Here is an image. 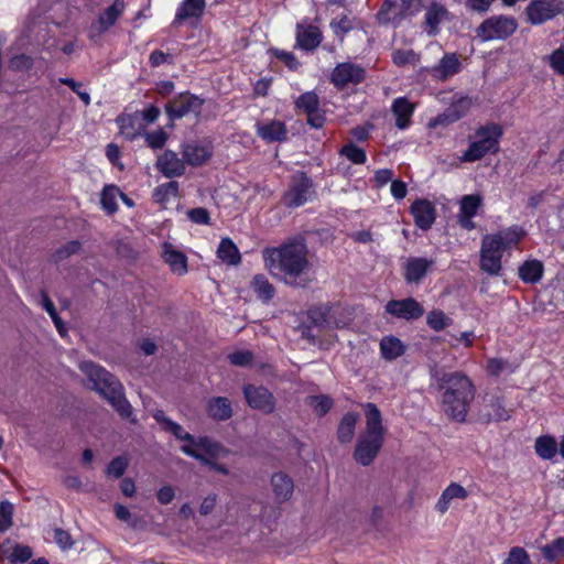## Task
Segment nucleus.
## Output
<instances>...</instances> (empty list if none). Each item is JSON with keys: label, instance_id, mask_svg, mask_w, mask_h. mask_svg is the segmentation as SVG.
I'll return each mask as SVG.
<instances>
[{"label": "nucleus", "instance_id": "nucleus-62", "mask_svg": "<svg viewBox=\"0 0 564 564\" xmlns=\"http://www.w3.org/2000/svg\"><path fill=\"white\" fill-rule=\"evenodd\" d=\"M271 53L279 59L285 63V65L292 69L295 70L300 66V62L295 57V55L292 52H286L278 48L271 50Z\"/></svg>", "mask_w": 564, "mask_h": 564}, {"label": "nucleus", "instance_id": "nucleus-55", "mask_svg": "<svg viewBox=\"0 0 564 564\" xmlns=\"http://www.w3.org/2000/svg\"><path fill=\"white\" fill-rule=\"evenodd\" d=\"M458 121L457 116L454 115V112L451 110L449 107H447L441 115L436 116L435 118H432L429 121L430 128H436L438 126H449L454 122Z\"/></svg>", "mask_w": 564, "mask_h": 564}, {"label": "nucleus", "instance_id": "nucleus-63", "mask_svg": "<svg viewBox=\"0 0 564 564\" xmlns=\"http://www.w3.org/2000/svg\"><path fill=\"white\" fill-rule=\"evenodd\" d=\"M127 466H128L127 459L124 457L119 456V457L113 458L110 462V464L108 465V468H107V473L110 476L119 478L124 474Z\"/></svg>", "mask_w": 564, "mask_h": 564}, {"label": "nucleus", "instance_id": "nucleus-29", "mask_svg": "<svg viewBox=\"0 0 564 564\" xmlns=\"http://www.w3.org/2000/svg\"><path fill=\"white\" fill-rule=\"evenodd\" d=\"M198 453L208 459L216 460L220 457H226L229 454V451L225 448L220 443L213 441L207 436L198 437L195 440L193 445Z\"/></svg>", "mask_w": 564, "mask_h": 564}, {"label": "nucleus", "instance_id": "nucleus-5", "mask_svg": "<svg viewBox=\"0 0 564 564\" xmlns=\"http://www.w3.org/2000/svg\"><path fill=\"white\" fill-rule=\"evenodd\" d=\"M366 426L360 433L355 448V459L368 466L378 455L384 440V427L380 410L373 403L365 405Z\"/></svg>", "mask_w": 564, "mask_h": 564}, {"label": "nucleus", "instance_id": "nucleus-7", "mask_svg": "<svg viewBox=\"0 0 564 564\" xmlns=\"http://www.w3.org/2000/svg\"><path fill=\"white\" fill-rule=\"evenodd\" d=\"M518 28L514 18L508 15H492L482 21L476 29V36L481 42L506 40L511 36Z\"/></svg>", "mask_w": 564, "mask_h": 564}, {"label": "nucleus", "instance_id": "nucleus-14", "mask_svg": "<svg viewBox=\"0 0 564 564\" xmlns=\"http://www.w3.org/2000/svg\"><path fill=\"white\" fill-rule=\"evenodd\" d=\"M312 183L304 173H297L292 177L289 191L283 195V204L286 207H299L306 203Z\"/></svg>", "mask_w": 564, "mask_h": 564}, {"label": "nucleus", "instance_id": "nucleus-37", "mask_svg": "<svg viewBox=\"0 0 564 564\" xmlns=\"http://www.w3.org/2000/svg\"><path fill=\"white\" fill-rule=\"evenodd\" d=\"M535 453L542 459H552L558 449L556 440L550 435H543L535 440Z\"/></svg>", "mask_w": 564, "mask_h": 564}, {"label": "nucleus", "instance_id": "nucleus-60", "mask_svg": "<svg viewBox=\"0 0 564 564\" xmlns=\"http://www.w3.org/2000/svg\"><path fill=\"white\" fill-rule=\"evenodd\" d=\"M54 541L62 550H69L74 545V541L68 531L61 528L54 529Z\"/></svg>", "mask_w": 564, "mask_h": 564}, {"label": "nucleus", "instance_id": "nucleus-22", "mask_svg": "<svg viewBox=\"0 0 564 564\" xmlns=\"http://www.w3.org/2000/svg\"><path fill=\"white\" fill-rule=\"evenodd\" d=\"M460 70V62L455 53L445 54L440 63L431 67L429 74L437 80H446Z\"/></svg>", "mask_w": 564, "mask_h": 564}, {"label": "nucleus", "instance_id": "nucleus-23", "mask_svg": "<svg viewBox=\"0 0 564 564\" xmlns=\"http://www.w3.org/2000/svg\"><path fill=\"white\" fill-rule=\"evenodd\" d=\"M432 259L413 257L406 260L404 267V279L408 283H419L432 268Z\"/></svg>", "mask_w": 564, "mask_h": 564}, {"label": "nucleus", "instance_id": "nucleus-8", "mask_svg": "<svg viewBox=\"0 0 564 564\" xmlns=\"http://www.w3.org/2000/svg\"><path fill=\"white\" fill-rule=\"evenodd\" d=\"M564 13L563 0H532L525 8L528 21L539 25Z\"/></svg>", "mask_w": 564, "mask_h": 564}, {"label": "nucleus", "instance_id": "nucleus-9", "mask_svg": "<svg viewBox=\"0 0 564 564\" xmlns=\"http://www.w3.org/2000/svg\"><path fill=\"white\" fill-rule=\"evenodd\" d=\"M420 9V0H386L379 18L386 23H398L403 18L415 14Z\"/></svg>", "mask_w": 564, "mask_h": 564}, {"label": "nucleus", "instance_id": "nucleus-30", "mask_svg": "<svg viewBox=\"0 0 564 564\" xmlns=\"http://www.w3.org/2000/svg\"><path fill=\"white\" fill-rule=\"evenodd\" d=\"M126 10L124 0H115L111 6L106 8L98 17V31L104 33L116 24L118 19Z\"/></svg>", "mask_w": 564, "mask_h": 564}, {"label": "nucleus", "instance_id": "nucleus-54", "mask_svg": "<svg viewBox=\"0 0 564 564\" xmlns=\"http://www.w3.org/2000/svg\"><path fill=\"white\" fill-rule=\"evenodd\" d=\"M80 247L82 246L78 240H72L55 251L54 259L56 261L65 260L68 257H70L72 254L78 253L80 250Z\"/></svg>", "mask_w": 564, "mask_h": 564}, {"label": "nucleus", "instance_id": "nucleus-16", "mask_svg": "<svg viewBox=\"0 0 564 564\" xmlns=\"http://www.w3.org/2000/svg\"><path fill=\"white\" fill-rule=\"evenodd\" d=\"M297 109L303 110L307 117V123L313 128H321L324 124L325 117L319 109V100L315 93L307 91L302 94L295 101Z\"/></svg>", "mask_w": 564, "mask_h": 564}, {"label": "nucleus", "instance_id": "nucleus-31", "mask_svg": "<svg viewBox=\"0 0 564 564\" xmlns=\"http://www.w3.org/2000/svg\"><path fill=\"white\" fill-rule=\"evenodd\" d=\"M153 417L158 423L162 425V429L164 431L173 434L177 440L187 442L186 445H193V443L195 442L196 438L193 435L185 432L184 429L178 423L166 417L163 411H154Z\"/></svg>", "mask_w": 564, "mask_h": 564}, {"label": "nucleus", "instance_id": "nucleus-2", "mask_svg": "<svg viewBox=\"0 0 564 564\" xmlns=\"http://www.w3.org/2000/svg\"><path fill=\"white\" fill-rule=\"evenodd\" d=\"M437 388L442 391L441 406L452 420L464 422L469 406L475 399V386L465 373L445 372L436 379Z\"/></svg>", "mask_w": 564, "mask_h": 564}, {"label": "nucleus", "instance_id": "nucleus-47", "mask_svg": "<svg viewBox=\"0 0 564 564\" xmlns=\"http://www.w3.org/2000/svg\"><path fill=\"white\" fill-rule=\"evenodd\" d=\"M143 137L145 144L153 150L162 149L169 139V134L162 128L145 132Z\"/></svg>", "mask_w": 564, "mask_h": 564}, {"label": "nucleus", "instance_id": "nucleus-46", "mask_svg": "<svg viewBox=\"0 0 564 564\" xmlns=\"http://www.w3.org/2000/svg\"><path fill=\"white\" fill-rule=\"evenodd\" d=\"M452 323V318L440 310H433L426 316V324L436 332L445 329L451 326Z\"/></svg>", "mask_w": 564, "mask_h": 564}, {"label": "nucleus", "instance_id": "nucleus-39", "mask_svg": "<svg viewBox=\"0 0 564 564\" xmlns=\"http://www.w3.org/2000/svg\"><path fill=\"white\" fill-rule=\"evenodd\" d=\"M32 550L28 545H14L13 547H1L0 557H7L11 563H24L32 556Z\"/></svg>", "mask_w": 564, "mask_h": 564}, {"label": "nucleus", "instance_id": "nucleus-20", "mask_svg": "<svg viewBox=\"0 0 564 564\" xmlns=\"http://www.w3.org/2000/svg\"><path fill=\"white\" fill-rule=\"evenodd\" d=\"M411 214L414 217L415 225L427 230L435 221L436 212L432 202L427 199H417L411 205Z\"/></svg>", "mask_w": 564, "mask_h": 564}, {"label": "nucleus", "instance_id": "nucleus-25", "mask_svg": "<svg viewBox=\"0 0 564 564\" xmlns=\"http://www.w3.org/2000/svg\"><path fill=\"white\" fill-rule=\"evenodd\" d=\"M480 417L485 422L506 421L509 419V412L505 408L503 402L498 397L490 395L486 397L484 400Z\"/></svg>", "mask_w": 564, "mask_h": 564}, {"label": "nucleus", "instance_id": "nucleus-38", "mask_svg": "<svg viewBox=\"0 0 564 564\" xmlns=\"http://www.w3.org/2000/svg\"><path fill=\"white\" fill-rule=\"evenodd\" d=\"M543 274V264L539 260L525 261L519 268V276L527 283H535L541 280Z\"/></svg>", "mask_w": 564, "mask_h": 564}, {"label": "nucleus", "instance_id": "nucleus-57", "mask_svg": "<svg viewBox=\"0 0 564 564\" xmlns=\"http://www.w3.org/2000/svg\"><path fill=\"white\" fill-rule=\"evenodd\" d=\"M13 505L8 501L0 502V532L8 530L12 524Z\"/></svg>", "mask_w": 564, "mask_h": 564}, {"label": "nucleus", "instance_id": "nucleus-13", "mask_svg": "<svg viewBox=\"0 0 564 564\" xmlns=\"http://www.w3.org/2000/svg\"><path fill=\"white\" fill-rule=\"evenodd\" d=\"M243 394L248 405L263 413H272L275 409V400L273 394L264 387L246 384Z\"/></svg>", "mask_w": 564, "mask_h": 564}, {"label": "nucleus", "instance_id": "nucleus-50", "mask_svg": "<svg viewBox=\"0 0 564 564\" xmlns=\"http://www.w3.org/2000/svg\"><path fill=\"white\" fill-rule=\"evenodd\" d=\"M502 564H531L528 552L521 546H513Z\"/></svg>", "mask_w": 564, "mask_h": 564}, {"label": "nucleus", "instance_id": "nucleus-27", "mask_svg": "<svg viewBox=\"0 0 564 564\" xmlns=\"http://www.w3.org/2000/svg\"><path fill=\"white\" fill-rule=\"evenodd\" d=\"M271 487L274 498L279 502H285L290 500L294 491L293 479L282 471L272 475Z\"/></svg>", "mask_w": 564, "mask_h": 564}, {"label": "nucleus", "instance_id": "nucleus-59", "mask_svg": "<svg viewBox=\"0 0 564 564\" xmlns=\"http://www.w3.org/2000/svg\"><path fill=\"white\" fill-rule=\"evenodd\" d=\"M549 62L555 73L564 76V48L562 46L549 56Z\"/></svg>", "mask_w": 564, "mask_h": 564}, {"label": "nucleus", "instance_id": "nucleus-42", "mask_svg": "<svg viewBox=\"0 0 564 564\" xmlns=\"http://www.w3.org/2000/svg\"><path fill=\"white\" fill-rule=\"evenodd\" d=\"M120 189L116 185H106L101 192L100 203L105 212L113 214L118 209L117 198Z\"/></svg>", "mask_w": 564, "mask_h": 564}, {"label": "nucleus", "instance_id": "nucleus-4", "mask_svg": "<svg viewBox=\"0 0 564 564\" xmlns=\"http://www.w3.org/2000/svg\"><path fill=\"white\" fill-rule=\"evenodd\" d=\"M79 368L91 382V388L98 391L122 417L131 416L132 406L124 397L122 384L115 376L91 361L80 362Z\"/></svg>", "mask_w": 564, "mask_h": 564}, {"label": "nucleus", "instance_id": "nucleus-51", "mask_svg": "<svg viewBox=\"0 0 564 564\" xmlns=\"http://www.w3.org/2000/svg\"><path fill=\"white\" fill-rule=\"evenodd\" d=\"M352 20L347 15H341L332 20L330 28L336 36L343 37L352 29Z\"/></svg>", "mask_w": 564, "mask_h": 564}, {"label": "nucleus", "instance_id": "nucleus-33", "mask_svg": "<svg viewBox=\"0 0 564 564\" xmlns=\"http://www.w3.org/2000/svg\"><path fill=\"white\" fill-rule=\"evenodd\" d=\"M205 9V0H183L177 8L174 24H181L183 21L195 18L198 19Z\"/></svg>", "mask_w": 564, "mask_h": 564}, {"label": "nucleus", "instance_id": "nucleus-45", "mask_svg": "<svg viewBox=\"0 0 564 564\" xmlns=\"http://www.w3.org/2000/svg\"><path fill=\"white\" fill-rule=\"evenodd\" d=\"M178 195V183L171 181L162 184L154 189L153 197L155 202L164 204Z\"/></svg>", "mask_w": 564, "mask_h": 564}, {"label": "nucleus", "instance_id": "nucleus-56", "mask_svg": "<svg viewBox=\"0 0 564 564\" xmlns=\"http://www.w3.org/2000/svg\"><path fill=\"white\" fill-rule=\"evenodd\" d=\"M392 61L398 66L415 64L417 62V55L412 50H398L392 53Z\"/></svg>", "mask_w": 564, "mask_h": 564}, {"label": "nucleus", "instance_id": "nucleus-15", "mask_svg": "<svg viewBox=\"0 0 564 564\" xmlns=\"http://www.w3.org/2000/svg\"><path fill=\"white\" fill-rule=\"evenodd\" d=\"M214 153V148L208 140H198L185 143L182 147V154L186 164L200 166L205 164Z\"/></svg>", "mask_w": 564, "mask_h": 564}, {"label": "nucleus", "instance_id": "nucleus-21", "mask_svg": "<svg viewBox=\"0 0 564 564\" xmlns=\"http://www.w3.org/2000/svg\"><path fill=\"white\" fill-rule=\"evenodd\" d=\"M321 42L322 33L317 26L304 23L296 25V47L304 51H313Z\"/></svg>", "mask_w": 564, "mask_h": 564}, {"label": "nucleus", "instance_id": "nucleus-3", "mask_svg": "<svg viewBox=\"0 0 564 564\" xmlns=\"http://www.w3.org/2000/svg\"><path fill=\"white\" fill-rule=\"evenodd\" d=\"M527 231L519 225H514L486 235L482 238L480 249V268L490 275H498L501 271V258L505 251L516 248L525 237Z\"/></svg>", "mask_w": 564, "mask_h": 564}, {"label": "nucleus", "instance_id": "nucleus-26", "mask_svg": "<svg viewBox=\"0 0 564 564\" xmlns=\"http://www.w3.org/2000/svg\"><path fill=\"white\" fill-rule=\"evenodd\" d=\"M415 110V105L405 97H398L393 100L391 111L395 117V126L404 130L411 123V118Z\"/></svg>", "mask_w": 564, "mask_h": 564}, {"label": "nucleus", "instance_id": "nucleus-40", "mask_svg": "<svg viewBox=\"0 0 564 564\" xmlns=\"http://www.w3.org/2000/svg\"><path fill=\"white\" fill-rule=\"evenodd\" d=\"M545 561L554 563L564 560V536H560L540 549Z\"/></svg>", "mask_w": 564, "mask_h": 564}, {"label": "nucleus", "instance_id": "nucleus-34", "mask_svg": "<svg viewBox=\"0 0 564 564\" xmlns=\"http://www.w3.org/2000/svg\"><path fill=\"white\" fill-rule=\"evenodd\" d=\"M379 346L381 357L388 361H392L405 352V345L393 335L382 337Z\"/></svg>", "mask_w": 564, "mask_h": 564}, {"label": "nucleus", "instance_id": "nucleus-49", "mask_svg": "<svg viewBox=\"0 0 564 564\" xmlns=\"http://www.w3.org/2000/svg\"><path fill=\"white\" fill-rule=\"evenodd\" d=\"M340 154L355 164H364L367 160L366 152L354 143H348L343 147Z\"/></svg>", "mask_w": 564, "mask_h": 564}, {"label": "nucleus", "instance_id": "nucleus-6", "mask_svg": "<svg viewBox=\"0 0 564 564\" xmlns=\"http://www.w3.org/2000/svg\"><path fill=\"white\" fill-rule=\"evenodd\" d=\"M502 129L497 123H488L476 129L469 138V145L460 156V162L470 163L485 158L487 154H495L499 151V140Z\"/></svg>", "mask_w": 564, "mask_h": 564}, {"label": "nucleus", "instance_id": "nucleus-28", "mask_svg": "<svg viewBox=\"0 0 564 564\" xmlns=\"http://www.w3.org/2000/svg\"><path fill=\"white\" fill-rule=\"evenodd\" d=\"M257 133L265 142H280L286 139L285 124L279 120L257 123Z\"/></svg>", "mask_w": 564, "mask_h": 564}, {"label": "nucleus", "instance_id": "nucleus-44", "mask_svg": "<svg viewBox=\"0 0 564 564\" xmlns=\"http://www.w3.org/2000/svg\"><path fill=\"white\" fill-rule=\"evenodd\" d=\"M181 451L184 454H186L187 456H191V457L199 460L200 463H203L204 465L208 466L210 469H213V470H215V471H217L219 474H223V475H228L229 474V469L225 465L218 464L215 460L208 459L207 457L203 456L200 453H198L192 446L183 445L181 447Z\"/></svg>", "mask_w": 564, "mask_h": 564}, {"label": "nucleus", "instance_id": "nucleus-35", "mask_svg": "<svg viewBox=\"0 0 564 564\" xmlns=\"http://www.w3.org/2000/svg\"><path fill=\"white\" fill-rule=\"evenodd\" d=\"M448 11L437 2H433L425 12V28L429 34H436L440 24L447 19Z\"/></svg>", "mask_w": 564, "mask_h": 564}, {"label": "nucleus", "instance_id": "nucleus-24", "mask_svg": "<svg viewBox=\"0 0 564 564\" xmlns=\"http://www.w3.org/2000/svg\"><path fill=\"white\" fill-rule=\"evenodd\" d=\"M468 497V491L457 482H451L442 492L441 497L435 503V510L444 514L448 511L453 501L465 500Z\"/></svg>", "mask_w": 564, "mask_h": 564}, {"label": "nucleus", "instance_id": "nucleus-61", "mask_svg": "<svg viewBox=\"0 0 564 564\" xmlns=\"http://www.w3.org/2000/svg\"><path fill=\"white\" fill-rule=\"evenodd\" d=\"M32 65V58L25 54L15 55L9 61V68L13 70H28Z\"/></svg>", "mask_w": 564, "mask_h": 564}, {"label": "nucleus", "instance_id": "nucleus-17", "mask_svg": "<svg viewBox=\"0 0 564 564\" xmlns=\"http://www.w3.org/2000/svg\"><path fill=\"white\" fill-rule=\"evenodd\" d=\"M156 169L166 177L172 178L185 173L184 158H178L172 150H165L156 160Z\"/></svg>", "mask_w": 564, "mask_h": 564}, {"label": "nucleus", "instance_id": "nucleus-52", "mask_svg": "<svg viewBox=\"0 0 564 564\" xmlns=\"http://www.w3.org/2000/svg\"><path fill=\"white\" fill-rule=\"evenodd\" d=\"M471 105L473 101L469 97L460 96L455 101H453L448 107L454 112V115L457 116L458 120H460L463 117L467 115Z\"/></svg>", "mask_w": 564, "mask_h": 564}, {"label": "nucleus", "instance_id": "nucleus-19", "mask_svg": "<svg viewBox=\"0 0 564 564\" xmlns=\"http://www.w3.org/2000/svg\"><path fill=\"white\" fill-rule=\"evenodd\" d=\"M164 262L169 265L170 270L176 275H184L188 271L187 257L181 250L170 242L162 245L161 253Z\"/></svg>", "mask_w": 564, "mask_h": 564}, {"label": "nucleus", "instance_id": "nucleus-43", "mask_svg": "<svg viewBox=\"0 0 564 564\" xmlns=\"http://www.w3.org/2000/svg\"><path fill=\"white\" fill-rule=\"evenodd\" d=\"M251 285L256 294L264 302H269L274 295L273 285L262 274L254 275Z\"/></svg>", "mask_w": 564, "mask_h": 564}, {"label": "nucleus", "instance_id": "nucleus-1", "mask_svg": "<svg viewBox=\"0 0 564 564\" xmlns=\"http://www.w3.org/2000/svg\"><path fill=\"white\" fill-rule=\"evenodd\" d=\"M264 267L272 273H283L284 281L294 284L308 270V250L302 237L291 238L276 248L263 251Z\"/></svg>", "mask_w": 564, "mask_h": 564}, {"label": "nucleus", "instance_id": "nucleus-12", "mask_svg": "<svg viewBox=\"0 0 564 564\" xmlns=\"http://www.w3.org/2000/svg\"><path fill=\"white\" fill-rule=\"evenodd\" d=\"M384 308L391 316L405 321L419 319L424 314L423 305L413 297L391 300Z\"/></svg>", "mask_w": 564, "mask_h": 564}, {"label": "nucleus", "instance_id": "nucleus-11", "mask_svg": "<svg viewBox=\"0 0 564 564\" xmlns=\"http://www.w3.org/2000/svg\"><path fill=\"white\" fill-rule=\"evenodd\" d=\"M204 101L199 97L192 94H181L170 100L165 107L170 119H180L188 113H198Z\"/></svg>", "mask_w": 564, "mask_h": 564}, {"label": "nucleus", "instance_id": "nucleus-10", "mask_svg": "<svg viewBox=\"0 0 564 564\" xmlns=\"http://www.w3.org/2000/svg\"><path fill=\"white\" fill-rule=\"evenodd\" d=\"M366 78V69L350 62L339 63L332 72L330 82L337 88H345L348 85H358Z\"/></svg>", "mask_w": 564, "mask_h": 564}, {"label": "nucleus", "instance_id": "nucleus-53", "mask_svg": "<svg viewBox=\"0 0 564 564\" xmlns=\"http://www.w3.org/2000/svg\"><path fill=\"white\" fill-rule=\"evenodd\" d=\"M308 404L315 410L318 415L326 414L332 408V400L326 395H315L308 399Z\"/></svg>", "mask_w": 564, "mask_h": 564}, {"label": "nucleus", "instance_id": "nucleus-48", "mask_svg": "<svg viewBox=\"0 0 564 564\" xmlns=\"http://www.w3.org/2000/svg\"><path fill=\"white\" fill-rule=\"evenodd\" d=\"M135 120H137V117L135 116H131V115L120 116L117 119L120 132L127 139H133V138H135L140 133L139 129L134 128V121Z\"/></svg>", "mask_w": 564, "mask_h": 564}, {"label": "nucleus", "instance_id": "nucleus-58", "mask_svg": "<svg viewBox=\"0 0 564 564\" xmlns=\"http://www.w3.org/2000/svg\"><path fill=\"white\" fill-rule=\"evenodd\" d=\"M186 215H187V218L196 225H209L210 224V215H209L208 210L204 207H196V208L188 209Z\"/></svg>", "mask_w": 564, "mask_h": 564}, {"label": "nucleus", "instance_id": "nucleus-41", "mask_svg": "<svg viewBox=\"0 0 564 564\" xmlns=\"http://www.w3.org/2000/svg\"><path fill=\"white\" fill-rule=\"evenodd\" d=\"M358 421V414L349 412L344 415L338 426V438L340 442L346 443L351 441L355 434V427Z\"/></svg>", "mask_w": 564, "mask_h": 564}, {"label": "nucleus", "instance_id": "nucleus-64", "mask_svg": "<svg viewBox=\"0 0 564 564\" xmlns=\"http://www.w3.org/2000/svg\"><path fill=\"white\" fill-rule=\"evenodd\" d=\"M228 358L232 365L245 367L252 361V354L249 350H239L230 354Z\"/></svg>", "mask_w": 564, "mask_h": 564}, {"label": "nucleus", "instance_id": "nucleus-18", "mask_svg": "<svg viewBox=\"0 0 564 564\" xmlns=\"http://www.w3.org/2000/svg\"><path fill=\"white\" fill-rule=\"evenodd\" d=\"M482 204L480 195H465L459 203L458 223L466 230H473L475 223L473 218L477 215L479 207Z\"/></svg>", "mask_w": 564, "mask_h": 564}, {"label": "nucleus", "instance_id": "nucleus-36", "mask_svg": "<svg viewBox=\"0 0 564 564\" xmlns=\"http://www.w3.org/2000/svg\"><path fill=\"white\" fill-rule=\"evenodd\" d=\"M217 257L229 265H237L241 261L238 247L229 238H223L217 249Z\"/></svg>", "mask_w": 564, "mask_h": 564}, {"label": "nucleus", "instance_id": "nucleus-32", "mask_svg": "<svg viewBox=\"0 0 564 564\" xmlns=\"http://www.w3.org/2000/svg\"><path fill=\"white\" fill-rule=\"evenodd\" d=\"M206 411L216 421H227L232 415L230 401L225 397H214L207 401Z\"/></svg>", "mask_w": 564, "mask_h": 564}]
</instances>
